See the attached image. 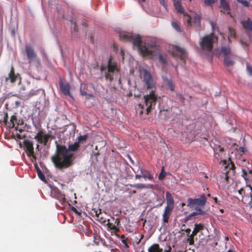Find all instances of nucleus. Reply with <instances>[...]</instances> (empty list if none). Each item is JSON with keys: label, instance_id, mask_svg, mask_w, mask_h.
<instances>
[{"label": "nucleus", "instance_id": "1", "mask_svg": "<svg viewBox=\"0 0 252 252\" xmlns=\"http://www.w3.org/2000/svg\"><path fill=\"white\" fill-rule=\"evenodd\" d=\"M79 147L77 142L69 144L68 148L65 145L56 144V153L51 158L55 167L63 170L72 166L75 159L74 152H76Z\"/></svg>", "mask_w": 252, "mask_h": 252}, {"label": "nucleus", "instance_id": "2", "mask_svg": "<svg viewBox=\"0 0 252 252\" xmlns=\"http://www.w3.org/2000/svg\"><path fill=\"white\" fill-rule=\"evenodd\" d=\"M120 38L121 40L125 41H132L134 46H137L139 52L145 57H152L154 56V51L149 49L147 47L142 45L141 37L137 35L136 37L133 36L129 34L122 33L120 35Z\"/></svg>", "mask_w": 252, "mask_h": 252}, {"label": "nucleus", "instance_id": "3", "mask_svg": "<svg viewBox=\"0 0 252 252\" xmlns=\"http://www.w3.org/2000/svg\"><path fill=\"white\" fill-rule=\"evenodd\" d=\"M218 40V37L212 32L203 36L200 42L201 50L211 56V60L212 59L213 45L217 42Z\"/></svg>", "mask_w": 252, "mask_h": 252}, {"label": "nucleus", "instance_id": "4", "mask_svg": "<svg viewBox=\"0 0 252 252\" xmlns=\"http://www.w3.org/2000/svg\"><path fill=\"white\" fill-rule=\"evenodd\" d=\"M144 103L147 107L146 114L148 115L156 105L158 100V95L154 91H151L148 94L144 96Z\"/></svg>", "mask_w": 252, "mask_h": 252}, {"label": "nucleus", "instance_id": "5", "mask_svg": "<svg viewBox=\"0 0 252 252\" xmlns=\"http://www.w3.org/2000/svg\"><path fill=\"white\" fill-rule=\"evenodd\" d=\"M119 71L117 64L116 62H112L111 60L108 61L107 64V70L105 72V78L106 80L112 81L113 80V76L115 73Z\"/></svg>", "mask_w": 252, "mask_h": 252}, {"label": "nucleus", "instance_id": "6", "mask_svg": "<svg viewBox=\"0 0 252 252\" xmlns=\"http://www.w3.org/2000/svg\"><path fill=\"white\" fill-rule=\"evenodd\" d=\"M206 202V198L204 194L202 195L199 198L192 199L189 198L187 200V206L191 208L195 207H203Z\"/></svg>", "mask_w": 252, "mask_h": 252}, {"label": "nucleus", "instance_id": "7", "mask_svg": "<svg viewBox=\"0 0 252 252\" xmlns=\"http://www.w3.org/2000/svg\"><path fill=\"white\" fill-rule=\"evenodd\" d=\"M142 73L143 77V80L147 86V89H153L155 87L156 83L152 77L150 72L147 69H143Z\"/></svg>", "mask_w": 252, "mask_h": 252}, {"label": "nucleus", "instance_id": "8", "mask_svg": "<svg viewBox=\"0 0 252 252\" xmlns=\"http://www.w3.org/2000/svg\"><path fill=\"white\" fill-rule=\"evenodd\" d=\"M205 226L202 223H195L194 224V228L192 232V233L189 236L187 239V242L189 243L190 245L194 244V237L196 234L201 230H204Z\"/></svg>", "mask_w": 252, "mask_h": 252}, {"label": "nucleus", "instance_id": "9", "mask_svg": "<svg viewBox=\"0 0 252 252\" xmlns=\"http://www.w3.org/2000/svg\"><path fill=\"white\" fill-rule=\"evenodd\" d=\"M25 52L27 58L29 60V63L33 61H36L38 64H40V61L37 58L36 54L34 52L33 48L30 45H26Z\"/></svg>", "mask_w": 252, "mask_h": 252}, {"label": "nucleus", "instance_id": "10", "mask_svg": "<svg viewBox=\"0 0 252 252\" xmlns=\"http://www.w3.org/2000/svg\"><path fill=\"white\" fill-rule=\"evenodd\" d=\"M51 193V196L59 200L62 205H65V203H66L65 194L62 193L59 189L57 188L53 189Z\"/></svg>", "mask_w": 252, "mask_h": 252}, {"label": "nucleus", "instance_id": "11", "mask_svg": "<svg viewBox=\"0 0 252 252\" xmlns=\"http://www.w3.org/2000/svg\"><path fill=\"white\" fill-rule=\"evenodd\" d=\"M23 143L26 148V151L27 156L29 157H32L35 159L36 157L34 153L33 142L29 140H25L23 142Z\"/></svg>", "mask_w": 252, "mask_h": 252}, {"label": "nucleus", "instance_id": "12", "mask_svg": "<svg viewBox=\"0 0 252 252\" xmlns=\"http://www.w3.org/2000/svg\"><path fill=\"white\" fill-rule=\"evenodd\" d=\"M220 7L222 8V10H220L221 12L228 15L230 17H233L230 13V7L228 0H220Z\"/></svg>", "mask_w": 252, "mask_h": 252}, {"label": "nucleus", "instance_id": "13", "mask_svg": "<svg viewBox=\"0 0 252 252\" xmlns=\"http://www.w3.org/2000/svg\"><path fill=\"white\" fill-rule=\"evenodd\" d=\"M59 83L60 89L63 93L65 95H69L71 96V94L69 92V84L61 78L60 79Z\"/></svg>", "mask_w": 252, "mask_h": 252}, {"label": "nucleus", "instance_id": "14", "mask_svg": "<svg viewBox=\"0 0 252 252\" xmlns=\"http://www.w3.org/2000/svg\"><path fill=\"white\" fill-rule=\"evenodd\" d=\"M241 24L249 35L252 33V20L248 18L246 20L242 21Z\"/></svg>", "mask_w": 252, "mask_h": 252}, {"label": "nucleus", "instance_id": "15", "mask_svg": "<svg viewBox=\"0 0 252 252\" xmlns=\"http://www.w3.org/2000/svg\"><path fill=\"white\" fill-rule=\"evenodd\" d=\"M95 215L97 218L96 220L102 224H104L106 222V219L105 216L106 215L105 212H102L100 209L98 210H94Z\"/></svg>", "mask_w": 252, "mask_h": 252}, {"label": "nucleus", "instance_id": "16", "mask_svg": "<svg viewBox=\"0 0 252 252\" xmlns=\"http://www.w3.org/2000/svg\"><path fill=\"white\" fill-rule=\"evenodd\" d=\"M19 75L18 73H15V69L13 65L11 66L10 72L8 74V77L6 78V81H7L8 79L10 80V82L11 83H14L18 76Z\"/></svg>", "mask_w": 252, "mask_h": 252}, {"label": "nucleus", "instance_id": "17", "mask_svg": "<svg viewBox=\"0 0 252 252\" xmlns=\"http://www.w3.org/2000/svg\"><path fill=\"white\" fill-rule=\"evenodd\" d=\"M163 82L167 86L169 90L171 92L174 91L175 85L172 80L165 76L162 77Z\"/></svg>", "mask_w": 252, "mask_h": 252}, {"label": "nucleus", "instance_id": "18", "mask_svg": "<svg viewBox=\"0 0 252 252\" xmlns=\"http://www.w3.org/2000/svg\"><path fill=\"white\" fill-rule=\"evenodd\" d=\"M173 208L165 207L162 218L164 222H167Z\"/></svg>", "mask_w": 252, "mask_h": 252}, {"label": "nucleus", "instance_id": "19", "mask_svg": "<svg viewBox=\"0 0 252 252\" xmlns=\"http://www.w3.org/2000/svg\"><path fill=\"white\" fill-rule=\"evenodd\" d=\"M166 199L167 201L166 207L174 208V201L171 194L169 191L166 192Z\"/></svg>", "mask_w": 252, "mask_h": 252}, {"label": "nucleus", "instance_id": "20", "mask_svg": "<svg viewBox=\"0 0 252 252\" xmlns=\"http://www.w3.org/2000/svg\"><path fill=\"white\" fill-rule=\"evenodd\" d=\"M174 6L178 12L181 14L184 13V8L181 4V0H174Z\"/></svg>", "mask_w": 252, "mask_h": 252}, {"label": "nucleus", "instance_id": "21", "mask_svg": "<svg viewBox=\"0 0 252 252\" xmlns=\"http://www.w3.org/2000/svg\"><path fill=\"white\" fill-rule=\"evenodd\" d=\"M19 119L15 115L11 116L10 122L8 123V126L10 128H14L16 125H17Z\"/></svg>", "mask_w": 252, "mask_h": 252}, {"label": "nucleus", "instance_id": "22", "mask_svg": "<svg viewBox=\"0 0 252 252\" xmlns=\"http://www.w3.org/2000/svg\"><path fill=\"white\" fill-rule=\"evenodd\" d=\"M142 178L146 179H148L150 180H152L154 178L153 175L148 170L145 169H141Z\"/></svg>", "mask_w": 252, "mask_h": 252}, {"label": "nucleus", "instance_id": "23", "mask_svg": "<svg viewBox=\"0 0 252 252\" xmlns=\"http://www.w3.org/2000/svg\"><path fill=\"white\" fill-rule=\"evenodd\" d=\"M163 250L160 248L158 244H154L148 249V252H162Z\"/></svg>", "mask_w": 252, "mask_h": 252}, {"label": "nucleus", "instance_id": "24", "mask_svg": "<svg viewBox=\"0 0 252 252\" xmlns=\"http://www.w3.org/2000/svg\"><path fill=\"white\" fill-rule=\"evenodd\" d=\"M44 132L42 130L39 131L34 136V139L40 144H42V140L44 137Z\"/></svg>", "mask_w": 252, "mask_h": 252}, {"label": "nucleus", "instance_id": "25", "mask_svg": "<svg viewBox=\"0 0 252 252\" xmlns=\"http://www.w3.org/2000/svg\"><path fill=\"white\" fill-rule=\"evenodd\" d=\"M224 64L226 66H232L234 64V60L229 56L224 57Z\"/></svg>", "mask_w": 252, "mask_h": 252}, {"label": "nucleus", "instance_id": "26", "mask_svg": "<svg viewBox=\"0 0 252 252\" xmlns=\"http://www.w3.org/2000/svg\"><path fill=\"white\" fill-rule=\"evenodd\" d=\"M221 52L225 56V57L230 55V49L229 47H222L220 49Z\"/></svg>", "mask_w": 252, "mask_h": 252}, {"label": "nucleus", "instance_id": "27", "mask_svg": "<svg viewBox=\"0 0 252 252\" xmlns=\"http://www.w3.org/2000/svg\"><path fill=\"white\" fill-rule=\"evenodd\" d=\"M172 27L178 32H182L181 28L180 27V23L177 21H173L171 23Z\"/></svg>", "mask_w": 252, "mask_h": 252}, {"label": "nucleus", "instance_id": "28", "mask_svg": "<svg viewBox=\"0 0 252 252\" xmlns=\"http://www.w3.org/2000/svg\"><path fill=\"white\" fill-rule=\"evenodd\" d=\"M121 239L122 241V243L124 245L125 247L126 248H129V246L127 244V238H126L124 235H122L121 236Z\"/></svg>", "mask_w": 252, "mask_h": 252}, {"label": "nucleus", "instance_id": "29", "mask_svg": "<svg viewBox=\"0 0 252 252\" xmlns=\"http://www.w3.org/2000/svg\"><path fill=\"white\" fill-rule=\"evenodd\" d=\"M36 94V93L35 92L31 91L28 94H26L25 95H21V98H22L23 99H28Z\"/></svg>", "mask_w": 252, "mask_h": 252}, {"label": "nucleus", "instance_id": "30", "mask_svg": "<svg viewBox=\"0 0 252 252\" xmlns=\"http://www.w3.org/2000/svg\"><path fill=\"white\" fill-rule=\"evenodd\" d=\"M236 33L235 30L232 28H229L228 37L236 38Z\"/></svg>", "mask_w": 252, "mask_h": 252}, {"label": "nucleus", "instance_id": "31", "mask_svg": "<svg viewBox=\"0 0 252 252\" xmlns=\"http://www.w3.org/2000/svg\"><path fill=\"white\" fill-rule=\"evenodd\" d=\"M218 0H204V4L208 6H212V5L217 1Z\"/></svg>", "mask_w": 252, "mask_h": 252}, {"label": "nucleus", "instance_id": "32", "mask_svg": "<svg viewBox=\"0 0 252 252\" xmlns=\"http://www.w3.org/2000/svg\"><path fill=\"white\" fill-rule=\"evenodd\" d=\"M51 137H52V136L50 134H44V137H43V139L42 140V144H43L44 145H46L49 139Z\"/></svg>", "mask_w": 252, "mask_h": 252}, {"label": "nucleus", "instance_id": "33", "mask_svg": "<svg viewBox=\"0 0 252 252\" xmlns=\"http://www.w3.org/2000/svg\"><path fill=\"white\" fill-rule=\"evenodd\" d=\"M107 225L108 226V227L110 228L111 230H118V229L117 228L116 226L115 225H114L112 223H111L110 222L109 219L107 220Z\"/></svg>", "mask_w": 252, "mask_h": 252}, {"label": "nucleus", "instance_id": "34", "mask_svg": "<svg viewBox=\"0 0 252 252\" xmlns=\"http://www.w3.org/2000/svg\"><path fill=\"white\" fill-rule=\"evenodd\" d=\"M37 173V175H38L39 178L41 180H42L43 181H45V176L40 169H38Z\"/></svg>", "mask_w": 252, "mask_h": 252}, {"label": "nucleus", "instance_id": "35", "mask_svg": "<svg viewBox=\"0 0 252 252\" xmlns=\"http://www.w3.org/2000/svg\"><path fill=\"white\" fill-rule=\"evenodd\" d=\"M100 237L97 235H94V242L96 245L98 246L99 244V241H100Z\"/></svg>", "mask_w": 252, "mask_h": 252}, {"label": "nucleus", "instance_id": "36", "mask_svg": "<svg viewBox=\"0 0 252 252\" xmlns=\"http://www.w3.org/2000/svg\"><path fill=\"white\" fill-rule=\"evenodd\" d=\"M83 231L87 236H90L92 233V231L87 226H86V227L83 228Z\"/></svg>", "mask_w": 252, "mask_h": 252}, {"label": "nucleus", "instance_id": "37", "mask_svg": "<svg viewBox=\"0 0 252 252\" xmlns=\"http://www.w3.org/2000/svg\"><path fill=\"white\" fill-rule=\"evenodd\" d=\"M80 93L81 95H82L83 96H87L90 97H93L94 96L92 94H88L86 92L83 90L82 89V87H81V88L80 90Z\"/></svg>", "mask_w": 252, "mask_h": 252}, {"label": "nucleus", "instance_id": "38", "mask_svg": "<svg viewBox=\"0 0 252 252\" xmlns=\"http://www.w3.org/2000/svg\"><path fill=\"white\" fill-rule=\"evenodd\" d=\"M130 187H133L138 189H142L145 188V185L140 183L136 184L134 185H130Z\"/></svg>", "mask_w": 252, "mask_h": 252}, {"label": "nucleus", "instance_id": "39", "mask_svg": "<svg viewBox=\"0 0 252 252\" xmlns=\"http://www.w3.org/2000/svg\"><path fill=\"white\" fill-rule=\"evenodd\" d=\"M195 210V212L197 213V214L199 215H203L205 214V212L202 210L201 208H199L198 207H194Z\"/></svg>", "mask_w": 252, "mask_h": 252}, {"label": "nucleus", "instance_id": "40", "mask_svg": "<svg viewBox=\"0 0 252 252\" xmlns=\"http://www.w3.org/2000/svg\"><path fill=\"white\" fill-rule=\"evenodd\" d=\"M88 138V135L87 134L84 135H80L78 138V142H82L84 141H85Z\"/></svg>", "mask_w": 252, "mask_h": 252}, {"label": "nucleus", "instance_id": "41", "mask_svg": "<svg viewBox=\"0 0 252 252\" xmlns=\"http://www.w3.org/2000/svg\"><path fill=\"white\" fill-rule=\"evenodd\" d=\"M159 61L161 63H162L164 65L166 64L167 63V61L165 58L161 55H159Z\"/></svg>", "mask_w": 252, "mask_h": 252}, {"label": "nucleus", "instance_id": "42", "mask_svg": "<svg viewBox=\"0 0 252 252\" xmlns=\"http://www.w3.org/2000/svg\"><path fill=\"white\" fill-rule=\"evenodd\" d=\"M176 51L179 53H181L183 55H185L186 54V51L182 48L177 46L176 47Z\"/></svg>", "mask_w": 252, "mask_h": 252}, {"label": "nucleus", "instance_id": "43", "mask_svg": "<svg viewBox=\"0 0 252 252\" xmlns=\"http://www.w3.org/2000/svg\"><path fill=\"white\" fill-rule=\"evenodd\" d=\"M239 2L242 3L246 7L249 6V3L247 0H237Z\"/></svg>", "mask_w": 252, "mask_h": 252}, {"label": "nucleus", "instance_id": "44", "mask_svg": "<svg viewBox=\"0 0 252 252\" xmlns=\"http://www.w3.org/2000/svg\"><path fill=\"white\" fill-rule=\"evenodd\" d=\"M8 114L7 113H5V115H4V117L3 118V123L5 125H8Z\"/></svg>", "mask_w": 252, "mask_h": 252}, {"label": "nucleus", "instance_id": "45", "mask_svg": "<svg viewBox=\"0 0 252 252\" xmlns=\"http://www.w3.org/2000/svg\"><path fill=\"white\" fill-rule=\"evenodd\" d=\"M198 215L197 213H196L195 212H193L191 213H190L188 216H187L186 218V220H189L191 217H194L195 216Z\"/></svg>", "mask_w": 252, "mask_h": 252}, {"label": "nucleus", "instance_id": "46", "mask_svg": "<svg viewBox=\"0 0 252 252\" xmlns=\"http://www.w3.org/2000/svg\"><path fill=\"white\" fill-rule=\"evenodd\" d=\"M247 70L250 75L252 74V67L248 63L247 64Z\"/></svg>", "mask_w": 252, "mask_h": 252}, {"label": "nucleus", "instance_id": "47", "mask_svg": "<svg viewBox=\"0 0 252 252\" xmlns=\"http://www.w3.org/2000/svg\"><path fill=\"white\" fill-rule=\"evenodd\" d=\"M71 28L73 29V32H78V29H77V25H76L75 23H72Z\"/></svg>", "mask_w": 252, "mask_h": 252}, {"label": "nucleus", "instance_id": "48", "mask_svg": "<svg viewBox=\"0 0 252 252\" xmlns=\"http://www.w3.org/2000/svg\"><path fill=\"white\" fill-rule=\"evenodd\" d=\"M185 16L186 17V21H187L188 24L189 25H190L191 24V17L188 15H185Z\"/></svg>", "mask_w": 252, "mask_h": 252}, {"label": "nucleus", "instance_id": "49", "mask_svg": "<svg viewBox=\"0 0 252 252\" xmlns=\"http://www.w3.org/2000/svg\"><path fill=\"white\" fill-rule=\"evenodd\" d=\"M173 56L174 57H178V58H179L181 60H182V61H184V62L185 61V60H184V58L182 57V55H177V54L173 53Z\"/></svg>", "mask_w": 252, "mask_h": 252}, {"label": "nucleus", "instance_id": "50", "mask_svg": "<svg viewBox=\"0 0 252 252\" xmlns=\"http://www.w3.org/2000/svg\"><path fill=\"white\" fill-rule=\"evenodd\" d=\"M160 3L166 9L167 5H166L165 0H158Z\"/></svg>", "mask_w": 252, "mask_h": 252}, {"label": "nucleus", "instance_id": "51", "mask_svg": "<svg viewBox=\"0 0 252 252\" xmlns=\"http://www.w3.org/2000/svg\"><path fill=\"white\" fill-rule=\"evenodd\" d=\"M23 123H24V122H23V120L19 119L18 122V124H17V126L16 127H15L16 130H18V126L19 125H22L23 124Z\"/></svg>", "mask_w": 252, "mask_h": 252}, {"label": "nucleus", "instance_id": "52", "mask_svg": "<svg viewBox=\"0 0 252 252\" xmlns=\"http://www.w3.org/2000/svg\"><path fill=\"white\" fill-rule=\"evenodd\" d=\"M177 95L179 97L180 100L182 102H184L185 101V98L184 96L182 94H177Z\"/></svg>", "mask_w": 252, "mask_h": 252}, {"label": "nucleus", "instance_id": "53", "mask_svg": "<svg viewBox=\"0 0 252 252\" xmlns=\"http://www.w3.org/2000/svg\"><path fill=\"white\" fill-rule=\"evenodd\" d=\"M100 242H101L102 244L103 245V246L106 247V248H108V245L106 244L105 240L104 239H100Z\"/></svg>", "mask_w": 252, "mask_h": 252}, {"label": "nucleus", "instance_id": "54", "mask_svg": "<svg viewBox=\"0 0 252 252\" xmlns=\"http://www.w3.org/2000/svg\"><path fill=\"white\" fill-rule=\"evenodd\" d=\"M40 53L42 54V55L43 56V57L46 58L47 55H46V53H45V51H44V49H41L40 50Z\"/></svg>", "mask_w": 252, "mask_h": 252}, {"label": "nucleus", "instance_id": "55", "mask_svg": "<svg viewBox=\"0 0 252 252\" xmlns=\"http://www.w3.org/2000/svg\"><path fill=\"white\" fill-rule=\"evenodd\" d=\"M242 173H243V175H242V176L245 178V177L247 176V171L243 169H242Z\"/></svg>", "mask_w": 252, "mask_h": 252}, {"label": "nucleus", "instance_id": "56", "mask_svg": "<svg viewBox=\"0 0 252 252\" xmlns=\"http://www.w3.org/2000/svg\"><path fill=\"white\" fill-rule=\"evenodd\" d=\"M239 150L242 152L243 154H244L245 152V149L244 147H240L239 148Z\"/></svg>", "mask_w": 252, "mask_h": 252}, {"label": "nucleus", "instance_id": "57", "mask_svg": "<svg viewBox=\"0 0 252 252\" xmlns=\"http://www.w3.org/2000/svg\"><path fill=\"white\" fill-rule=\"evenodd\" d=\"M120 54H121V56L122 57L123 60H124V56H125V52H124V51L123 49H122L121 50Z\"/></svg>", "mask_w": 252, "mask_h": 252}, {"label": "nucleus", "instance_id": "58", "mask_svg": "<svg viewBox=\"0 0 252 252\" xmlns=\"http://www.w3.org/2000/svg\"><path fill=\"white\" fill-rule=\"evenodd\" d=\"M100 155L98 152L94 153V156L95 157L96 159L97 160V157Z\"/></svg>", "mask_w": 252, "mask_h": 252}, {"label": "nucleus", "instance_id": "59", "mask_svg": "<svg viewBox=\"0 0 252 252\" xmlns=\"http://www.w3.org/2000/svg\"><path fill=\"white\" fill-rule=\"evenodd\" d=\"M213 199L214 200L215 202L217 204H219L220 202L218 200L217 197H212Z\"/></svg>", "mask_w": 252, "mask_h": 252}, {"label": "nucleus", "instance_id": "60", "mask_svg": "<svg viewBox=\"0 0 252 252\" xmlns=\"http://www.w3.org/2000/svg\"><path fill=\"white\" fill-rule=\"evenodd\" d=\"M164 176L162 175V173H160L159 175V176H158V179L159 180H162L164 178Z\"/></svg>", "mask_w": 252, "mask_h": 252}, {"label": "nucleus", "instance_id": "61", "mask_svg": "<svg viewBox=\"0 0 252 252\" xmlns=\"http://www.w3.org/2000/svg\"><path fill=\"white\" fill-rule=\"evenodd\" d=\"M120 222V221L119 219L117 218L115 220V223H116L117 225H118L119 224Z\"/></svg>", "mask_w": 252, "mask_h": 252}, {"label": "nucleus", "instance_id": "62", "mask_svg": "<svg viewBox=\"0 0 252 252\" xmlns=\"http://www.w3.org/2000/svg\"><path fill=\"white\" fill-rule=\"evenodd\" d=\"M106 69V66H103V65L100 66L101 71H104V70H105Z\"/></svg>", "mask_w": 252, "mask_h": 252}, {"label": "nucleus", "instance_id": "63", "mask_svg": "<svg viewBox=\"0 0 252 252\" xmlns=\"http://www.w3.org/2000/svg\"><path fill=\"white\" fill-rule=\"evenodd\" d=\"M190 229L189 228H187L185 230V231L188 233V235L189 236V234L190 233Z\"/></svg>", "mask_w": 252, "mask_h": 252}, {"label": "nucleus", "instance_id": "64", "mask_svg": "<svg viewBox=\"0 0 252 252\" xmlns=\"http://www.w3.org/2000/svg\"><path fill=\"white\" fill-rule=\"evenodd\" d=\"M244 191L243 189H241L238 190L239 193L241 195L242 194L243 192Z\"/></svg>", "mask_w": 252, "mask_h": 252}]
</instances>
